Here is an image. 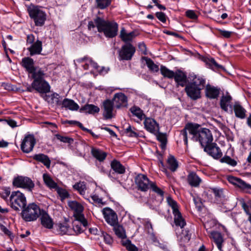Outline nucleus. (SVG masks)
Returning a JSON list of instances; mask_svg holds the SVG:
<instances>
[{"label":"nucleus","mask_w":251,"mask_h":251,"mask_svg":"<svg viewBox=\"0 0 251 251\" xmlns=\"http://www.w3.org/2000/svg\"><path fill=\"white\" fill-rule=\"evenodd\" d=\"M193 135L192 139L195 141H199L204 148L213 141V138L211 131L206 128H200V125L197 124L188 123L180 131V137L184 141L187 147L188 138L187 132Z\"/></svg>","instance_id":"nucleus-1"},{"label":"nucleus","mask_w":251,"mask_h":251,"mask_svg":"<svg viewBox=\"0 0 251 251\" xmlns=\"http://www.w3.org/2000/svg\"><path fill=\"white\" fill-rule=\"evenodd\" d=\"M95 22L98 31L103 32L106 37L113 38L117 35L118 25L116 22L106 21L100 17L95 18Z\"/></svg>","instance_id":"nucleus-2"},{"label":"nucleus","mask_w":251,"mask_h":251,"mask_svg":"<svg viewBox=\"0 0 251 251\" xmlns=\"http://www.w3.org/2000/svg\"><path fill=\"white\" fill-rule=\"evenodd\" d=\"M46 70L45 71H39L37 74L34 75L32 78L34 79L31 83L32 86L39 93L42 94L41 96L43 98L46 94L50 91L49 84L44 79L46 76Z\"/></svg>","instance_id":"nucleus-3"},{"label":"nucleus","mask_w":251,"mask_h":251,"mask_svg":"<svg viewBox=\"0 0 251 251\" xmlns=\"http://www.w3.org/2000/svg\"><path fill=\"white\" fill-rule=\"evenodd\" d=\"M43 99L52 103H56L57 105H62V107L68 109L72 111L77 110L79 105L73 100L69 99H64L61 102L59 100V95L57 93H53L50 95H46Z\"/></svg>","instance_id":"nucleus-4"},{"label":"nucleus","mask_w":251,"mask_h":251,"mask_svg":"<svg viewBox=\"0 0 251 251\" xmlns=\"http://www.w3.org/2000/svg\"><path fill=\"white\" fill-rule=\"evenodd\" d=\"M42 210L35 203H29L22 208L21 216L25 222H32L37 220L41 214Z\"/></svg>","instance_id":"nucleus-5"},{"label":"nucleus","mask_w":251,"mask_h":251,"mask_svg":"<svg viewBox=\"0 0 251 251\" xmlns=\"http://www.w3.org/2000/svg\"><path fill=\"white\" fill-rule=\"evenodd\" d=\"M7 204L16 211H20L26 205V199L25 195L19 191L12 192Z\"/></svg>","instance_id":"nucleus-6"},{"label":"nucleus","mask_w":251,"mask_h":251,"mask_svg":"<svg viewBox=\"0 0 251 251\" xmlns=\"http://www.w3.org/2000/svg\"><path fill=\"white\" fill-rule=\"evenodd\" d=\"M29 17L33 20L36 26H43L46 20V14L41 7L32 4L27 7Z\"/></svg>","instance_id":"nucleus-7"},{"label":"nucleus","mask_w":251,"mask_h":251,"mask_svg":"<svg viewBox=\"0 0 251 251\" xmlns=\"http://www.w3.org/2000/svg\"><path fill=\"white\" fill-rule=\"evenodd\" d=\"M70 208L74 211V216L75 219L79 222L84 226H87V222L83 214V206L76 201H71L68 202Z\"/></svg>","instance_id":"nucleus-8"},{"label":"nucleus","mask_w":251,"mask_h":251,"mask_svg":"<svg viewBox=\"0 0 251 251\" xmlns=\"http://www.w3.org/2000/svg\"><path fill=\"white\" fill-rule=\"evenodd\" d=\"M12 184L15 187L24 188L28 191H31L35 186L34 183L29 177L23 176L15 177Z\"/></svg>","instance_id":"nucleus-9"},{"label":"nucleus","mask_w":251,"mask_h":251,"mask_svg":"<svg viewBox=\"0 0 251 251\" xmlns=\"http://www.w3.org/2000/svg\"><path fill=\"white\" fill-rule=\"evenodd\" d=\"M21 65L28 74L31 75L32 78L34 77V75L37 74L39 70H45V69L35 66L33 59L29 57L23 58L21 61Z\"/></svg>","instance_id":"nucleus-10"},{"label":"nucleus","mask_w":251,"mask_h":251,"mask_svg":"<svg viewBox=\"0 0 251 251\" xmlns=\"http://www.w3.org/2000/svg\"><path fill=\"white\" fill-rule=\"evenodd\" d=\"M136 51L135 48L130 43L124 45L119 51L120 60H130Z\"/></svg>","instance_id":"nucleus-11"},{"label":"nucleus","mask_w":251,"mask_h":251,"mask_svg":"<svg viewBox=\"0 0 251 251\" xmlns=\"http://www.w3.org/2000/svg\"><path fill=\"white\" fill-rule=\"evenodd\" d=\"M36 144V140L33 135H26L23 139L21 148L22 151L25 153L31 152Z\"/></svg>","instance_id":"nucleus-12"},{"label":"nucleus","mask_w":251,"mask_h":251,"mask_svg":"<svg viewBox=\"0 0 251 251\" xmlns=\"http://www.w3.org/2000/svg\"><path fill=\"white\" fill-rule=\"evenodd\" d=\"M135 183L138 190L146 192L150 187V183H153L150 181L146 175L140 174L135 177Z\"/></svg>","instance_id":"nucleus-13"},{"label":"nucleus","mask_w":251,"mask_h":251,"mask_svg":"<svg viewBox=\"0 0 251 251\" xmlns=\"http://www.w3.org/2000/svg\"><path fill=\"white\" fill-rule=\"evenodd\" d=\"M227 180L230 183L236 186L242 190L246 193H250L251 190V185L246 183L241 178L233 176H228Z\"/></svg>","instance_id":"nucleus-14"},{"label":"nucleus","mask_w":251,"mask_h":251,"mask_svg":"<svg viewBox=\"0 0 251 251\" xmlns=\"http://www.w3.org/2000/svg\"><path fill=\"white\" fill-rule=\"evenodd\" d=\"M102 214L106 222L111 226H115L118 222L117 215L115 212L109 207H105L102 210Z\"/></svg>","instance_id":"nucleus-15"},{"label":"nucleus","mask_w":251,"mask_h":251,"mask_svg":"<svg viewBox=\"0 0 251 251\" xmlns=\"http://www.w3.org/2000/svg\"><path fill=\"white\" fill-rule=\"evenodd\" d=\"M202 89L195 86L190 83L187 84L185 88L187 96L193 100H196L201 97V91Z\"/></svg>","instance_id":"nucleus-16"},{"label":"nucleus","mask_w":251,"mask_h":251,"mask_svg":"<svg viewBox=\"0 0 251 251\" xmlns=\"http://www.w3.org/2000/svg\"><path fill=\"white\" fill-rule=\"evenodd\" d=\"M204 151L214 158L218 159L222 157L223 153L220 148L216 143H211L205 147Z\"/></svg>","instance_id":"nucleus-17"},{"label":"nucleus","mask_w":251,"mask_h":251,"mask_svg":"<svg viewBox=\"0 0 251 251\" xmlns=\"http://www.w3.org/2000/svg\"><path fill=\"white\" fill-rule=\"evenodd\" d=\"M112 101L117 108L126 107L127 105V97L124 94L122 93L115 94Z\"/></svg>","instance_id":"nucleus-18"},{"label":"nucleus","mask_w":251,"mask_h":251,"mask_svg":"<svg viewBox=\"0 0 251 251\" xmlns=\"http://www.w3.org/2000/svg\"><path fill=\"white\" fill-rule=\"evenodd\" d=\"M144 124L145 129L151 133L156 134L159 131V125L152 118L146 117L145 119Z\"/></svg>","instance_id":"nucleus-19"},{"label":"nucleus","mask_w":251,"mask_h":251,"mask_svg":"<svg viewBox=\"0 0 251 251\" xmlns=\"http://www.w3.org/2000/svg\"><path fill=\"white\" fill-rule=\"evenodd\" d=\"M207 232L209 234V237L213 239L214 243L216 244L218 249L220 251H223V243L224 241L223 236L222 234L218 231H208Z\"/></svg>","instance_id":"nucleus-20"},{"label":"nucleus","mask_w":251,"mask_h":251,"mask_svg":"<svg viewBox=\"0 0 251 251\" xmlns=\"http://www.w3.org/2000/svg\"><path fill=\"white\" fill-rule=\"evenodd\" d=\"M232 108L236 117L240 119H244L246 118L247 110L239 101H236L234 103Z\"/></svg>","instance_id":"nucleus-21"},{"label":"nucleus","mask_w":251,"mask_h":251,"mask_svg":"<svg viewBox=\"0 0 251 251\" xmlns=\"http://www.w3.org/2000/svg\"><path fill=\"white\" fill-rule=\"evenodd\" d=\"M114 103L109 100H106L103 102V116L106 119H111L113 115V111L114 109Z\"/></svg>","instance_id":"nucleus-22"},{"label":"nucleus","mask_w":251,"mask_h":251,"mask_svg":"<svg viewBox=\"0 0 251 251\" xmlns=\"http://www.w3.org/2000/svg\"><path fill=\"white\" fill-rule=\"evenodd\" d=\"M40 215L41 216L40 220L42 225L47 228H52L53 222L49 214L45 211L42 210Z\"/></svg>","instance_id":"nucleus-23"},{"label":"nucleus","mask_w":251,"mask_h":251,"mask_svg":"<svg viewBox=\"0 0 251 251\" xmlns=\"http://www.w3.org/2000/svg\"><path fill=\"white\" fill-rule=\"evenodd\" d=\"M178 85L182 87L186 85L187 82V76L182 71L177 70L175 72V76L173 77Z\"/></svg>","instance_id":"nucleus-24"},{"label":"nucleus","mask_w":251,"mask_h":251,"mask_svg":"<svg viewBox=\"0 0 251 251\" xmlns=\"http://www.w3.org/2000/svg\"><path fill=\"white\" fill-rule=\"evenodd\" d=\"M220 91V88L207 84L205 88V95L210 99H215L219 96Z\"/></svg>","instance_id":"nucleus-25"},{"label":"nucleus","mask_w":251,"mask_h":251,"mask_svg":"<svg viewBox=\"0 0 251 251\" xmlns=\"http://www.w3.org/2000/svg\"><path fill=\"white\" fill-rule=\"evenodd\" d=\"M30 56L41 53L42 50V43L39 40L36 41L30 47L27 48Z\"/></svg>","instance_id":"nucleus-26"},{"label":"nucleus","mask_w":251,"mask_h":251,"mask_svg":"<svg viewBox=\"0 0 251 251\" xmlns=\"http://www.w3.org/2000/svg\"><path fill=\"white\" fill-rule=\"evenodd\" d=\"M191 77L192 78V81L189 83L202 89L204 88L205 80L203 77L199 75H191Z\"/></svg>","instance_id":"nucleus-27"},{"label":"nucleus","mask_w":251,"mask_h":251,"mask_svg":"<svg viewBox=\"0 0 251 251\" xmlns=\"http://www.w3.org/2000/svg\"><path fill=\"white\" fill-rule=\"evenodd\" d=\"M33 159L43 163L48 169L50 167L51 161L47 155L43 153L36 154L33 156Z\"/></svg>","instance_id":"nucleus-28"},{"label":"nucleus","mask_w":251,"mask_h":251,"mask_svg":"<svg viewBox=\"0 0 251 251\" xmlns=\"http://www.w3.org/2000/svg\"><path fill=\"white\" fill-rule=\"evenodd\" d=\"M189 184L193 187H198L201 182L200 177L194 172L189 173L187 177Z\"/></svg>","instance_id":"nucleus-29"},{"label":"nucleus","mask_w":251,"mask_h":251,"mask_svg":"<svg viewBox=\"0 0 251 251\" xmlns=\"http://www.w3.org/2000/svg\"><path fill=\"white\" fill-rule=\"evenodd\" d=\"M232 100V97L226 93L225 95L222 96L220 100V106L221 108L226 112L228 111V107Z\"/></svg>","instance_id":"nucleus-30"},{"label":"nucleus","mask_w":251,"mask_h":251,"mask_svg":"<svg viewBox=\"0 0 251 251\" xmlns=\"http://www.w3.org/2000/svg\"><path fill=\"white\" fill-rule=\"evenodd\" d=\"M129 111L133 116L136 117L140 121L145 119L146 117L143 111L138 106H133L130 108Z\"/></svg>","instance_id":"nucleus-31"},{"label":"nucleus","mask_w":251,"mask_h":251,"mask_svg":"<svg viewBox=\"0 0 251 251\" xmlns=\"http://www.w3.org/2000/svg\"><path fill=\"white\" fill-rule=\"evenodd\" d=\"M111 169L118 174H123L125 173V167L118 160H114L110 163Z\"/></svg>","instance_id":"nucleus-32"},{"label":"nucleus","mask_w":251,"mask_h":251,"mask_svg":"<svg viewBox=\"0 0 251 251\" xmlns=\"http://www.w3.org/2000/svg\"><path fill=\"white\" fill-rule=\"evenodd\" d=\"M79 111L81 112H84L90 114H94L100 111V108L95 105L87 104L83 106H82Z\"/></svg>","instance_id":"nucleus-33"},{"label":"nucleus","mask_w":251,"mask_h":251,"mask_svg":"<svg viewBox=\"0 0 251 251\" xmlns=\"http://www.w3.org/2000/svg\"><path fill=\"white\" fill-rule=\"evenodd\" d=\"M174 216V222L176 226L183 228L186 225V222L183 218L179 210L173 213Z\"/></svg>","instance_id":"nucleus-34"},{"label":"nucleus","mask_w":251,"mask_h":251,"mask_svg":"<svg viewBox=\"0 0 251 251\" xmlns=\"http://www.w3.org/2000/svg\"><path fill=\"white\" fill-rule=\"evenodd\" d=\"M135 37V32L132 31L127 33L124 27L122 28L120 31V37L122 41L126 42L131 41Z\"/></svg>","instance_id":"nucleus-35"},{"label":"nucleus","mask_w":251,"mask_h":251,"mask_svg":"<svg viewBox=\"0 0 251 251\" xmlns=\"http://www.w3.org/2000/svg\"><path fill=\"white\" fill-rule=\"evenodd\" d=\"M91 153L92 155L99 161H103L107 156V153L98 149L92 148Z\"/></svg>","instance_id":"nucleus-36"},{"label":"nucleus","mask_w":251,"mask_h":251,"mask_svg":"<svg viewBox=\"0 0 251 251\" xmlns=\"http://www.w3.org/2000/svg\"><path fill=\"white\" fill-rule=\"evenodd\" d=\"M73 188L78 191L80 195L83 196V197L90 201V200L86 195V186L84 182H79L75 183L73 185Z\"/></svg>","instance_id":"nucleus-37"},{"label":"nucleus","mask_w":251,"mask_h":251,"mask_svg":"<svg viewBox=\"0 0 251 251\" xmlns=\"http://www.w3.org/2000/svg\"><path fill=\"white\" fill-rule=\"evenodd\" d=\"M142 59L144 60L149 70L153 73H157L159 71V66L155 64L153 61L148 57H143Z\"/></svg>","instance_id":"nucleus-38"},{"label":"nucleus","mask_w":251,"mask_h":251,"mask_svg":"<svg viewBox=\"0 0 251 251\" xmlns=\"http://www.w3.org/2000/svg\"><path fill=\"white\" fill-rule=\"evenodd\" d=\"M168 168L172 172H175L178 167V162L173 155H170L167 159Z\"/></svg>","instance_id":"nucleus-39"},{"label":"nucleus","mask_w":251,"mask_h":251,"mask_svg":"<svg viewBox=\"0 0 251 251\" xmlns=\"http://www.w3.org/2000/svg\"><path fill=\"white\" fill-rule=\"evenodd\" d=\"M43 178L46 185L49 188L54 189L57 187V183L53 181L49 175L44 174Z\"/></svg>","instance_id":"nucleus-40"},{"label":"nucleus","mask_w":251,"mask_h":251,"mask_svg":"<svg viewBox=\"0 0 251 251\" xmlns=\"http://www.w3.org/2000/svg\"><path fill=\"white\" fill-rule=\"evenodd\" d=\"M239 201L246 213L249 216L251 215V201H245L244 200L241 199Z\"/></svg>","instance_id":"nucleus-41"},{"label":"nucleus","mask_w":251,"mask_h":251,"mask_svg":"<svg viewBox=\"0 0 251 251\" xmlns=\"http://www.w3.org/2000/svg\"><path fill=\"white\" fill-rule=\"evenodd\" d=\"M160 70L161 74L165 77L173 78L175 76V72L169 70L164 66L161 65Z\"/></svg>","instance_id":"nucleus-42"},{"label":"nucleus","mask_w":251,"mask_h":251,"mask_svg":"<svg viewBox=\"0 0 251 251\" xmlns=\"http://www.w3.org/2000/svg\"><path fill=\"white\" fill-rule=\"evenodd\" d=\"M166 201L168 205L172 208L173 213L179 210V206L177 202L173 199L171 197H167Z\"/></svg>","instance_id":"nucleus-43"},{"label":"nucleus","mask_w":251,"mask_h":251,"mask_svg":"<svg viewBox=\"0 0 251 251\" xmlns=\"http://www.w3.org/2000/svg\"><path fill=\"white\" fill-rule=\"evenodd\" d=\"M113 226H114L115 233L117 236L121 238H124L126 237L125 231L122 226L118 225L117 224Z\"/></svg>","instance_id":"nucleus-44"},{"label":"nucleus","mask_w":251,"mask_h":251,"mask_svg":"<svg viewBox=\"0 0 251 251\" xmlns=\"http://www.w3.org/2000/svg\"><path fill=\"white\" fill-rule=\"evenodd\" d=\"M137 131V130L136 129L130 125L125 129V133L127 136L132 137H137L138 136V133Z\"/></svg>","instance_id":"nucleus-45"},{"label":"nucleus","mask_w":251,"mask_h":251,"mask_svg":"<svg viewBox=\"0 0 251 251\" xmlns=\"http://www.w3.org/2000/svg\"><path fill=\"white\" fill-rule=\"evenodd\" d=\"M150 188L153 192L160 197V201H162L163 199L164 192L158 187L154 182L150 183Z\"/></svg>","instance_id":"nucleus-46"},{"label":"nucleus","mask_w":251,"mask_h":251,"mask_svg":"<svg viewBox=\"0 0 251 251\" xmlns=\"http://www.w3.org/2000/svg\"><path fill=\"white\" fill-rule=\"evenodd\" d=\"M122 244L125 246L128 251H138V249L131 243L129 240L123 241Z\"/></svg>","instance_id":"nucleus-47"},{"label":"nucleus","mask_w":251,"mask_h":251,"mask_svg":"<svg viewBox=\"0 0 251 251\" xmlns=\"http://www.w3.org/2000/svg\"><path fill=\"white\" fill-rule=\"evenodd\" d=\"M155 134L156 135L157 140L161 143V148H164L167 142V137L166 134L159 132V131H158L157 133Z\"/></svg>","instance_id":"nucleus-48"},{"label":"nucleus","mask_w":251,"mask_h":251,"mask_svg":"<svg viewBox=\"0 0 251 251\" xmlns=\"http://www.w3.org/2000/svg\"><path fill=\"white\" fill-rule=\"evenodd\" d=\"M97 6L101 9H104L108 6L111 2V0H96Z\"/></svg>","instance_id":"nucleus-49"},{"label":"nucleus","mask_w":251,"mask_h":251,"mask_svg":"<svg viewBox=\"0 0 251 251\" xmlns=\"http://www.w3.org/2000/svg\"><path fill=\"white\" fill-rule=\"evenodd\" d=\"M10 194V189L9 187H3L1 191L0 192V195L1 197L7 203L8 196Z\"/></svg>","instance_id":"nucleus-50"},{"label":"nucleus","mask_w":251,"mask_h":251,"mask_svg":"<svg viewBox=\"0 0 251 251\" xmlns=\"http://www.w3.org/2000/svg\"><path fill=\"white\" fill-rule=\"evenodd\" d=\"M221 162L222 163H226L233 167H234L237 165V162L228 156H225L221 158Z\"/></svg>","instance_id":"nucleus-51"},{"label":"nucleus","mask_w":251,"mask_h":251,"mask_svg":"<svg viewBox=\"0 0 251 251\" xmlns=\"http://www.w3.org/2000/svg\"><path fill=\"white\" fill-rule=\"evenodd\" d=\"M207 63L213 69H223V67L218 64L213 58L208 59Z\"/></svg>","instance_id":"nucleus-52"},{"label":"nucleus","mask_w":251,"mask_h":251,"mask_svg":"<svg viewBox=\"0 0 251 251\" xmlns=\"http://www.w3.org/2000/svg\"><path fill=\"white\" fill-rule=\"evenodd\" d=\"M56 137L57 139L63 143H67L69 144H72L74 142L73 139L69 138L67 136H63L60 134H56Z\"/></svg>","instance_id":"nucleus-53"},{"label":"nucleus","mask_w":251,"mask_h":251,"mask_svg":"<svg viewBox=\"0 0 251 251\" xmlns=\"http://www.w3.org/2000/svg\"><path fill=\"white\" fill-rule=\"evenodd\" d=\"M58 232L59 233L62 235L68 234L69 231V226L67 225L59 224L58 225Z\"/></svg>","instance_id":"nucleus-54"},{"label":"nucleus","mask_w":251,"mask_h":251,"mask_svg":"<svg viewBox=\"0 0 251 251\" xmlns=\"http://www.w3.org/2000/svg\"><path fill=\"white\" fill-rule=\"evenodd\" d=\"M57 193L59 195L61 201H63L64 199L67 198L69 196L68 192L66 190L63 189H58L57 190Z\"/></svg>","instance_id":"nucleus-55"},{"label":"nucleus","mask_w":251,"mask_h":251,"mask_svg":"<svg viewBox=\"0 0 251 251\" xmlns=\"http://www.w3.org/2000/svg\"><path fill=\"white\" fill-rule=\"evenodd\" d=\"M186 16L192 20H196L198 18V16L194 10H188L185 12Z\"/></svg>","instance_id":"nucleus-56"},{"label":"nucleus","mask_w":251,"mask_h":251,"mask_svg":"<svg viewBox=\"0 0 251 251\" xmlns=\"http://www.w3.org/2000/svg\"><path fill=\"white\" fill-rule=\"evenodd\" d=\"M102 236L103 237V240L105 243L111 245L113 243V239L111 237V236L105 232H103L102 234Z\"/></svg>","instance_id":"nucleus-57"},{"label":"nucleus","mask_w":251,"mask_h":251,"mask_svg":"<svg viewBox=\"0 0 251 251\" xmlns=\"http://www.w3.org/2000/svg\"><path fill=\"white\" fill-rule=\"evenodd\" d=\"M156 17L159 20L163 23H165L166 21V17L165 14L161 12H157L155 13Z\"/></svg>","instance_id":"nucleus-58"},{"label":"nucleus","mask_w":251,"mask_h":251,"mask_svg":"<svg viewBox=\"0 0 251 251\" xmlns=\"http://www.w3.org/2000/svg\"><path fill=\"white\" fill-rule=\"evenodd\" d=\"M220 34L223 37L228 38H229L232 34V32L225 30L220 29L219 30Z\"/></svg>","instance_id":"nucleus-59"},{"label":"nucleus","mask_w":251,"mask_h":251,"mask_svg":"<svg viewBox=\"0 0 251 251\" xmlns=\"http://www.w3.org/2000/svg\"><path fill=\"white\" fill-rule=\"evenodd\" d=\"M91 199L93 201L97 204H101L103 205L104 203L102 202L101 198H100L98 196L94 195L91 196Z\"/></svg>","instance_id":"nucleus-60"},{"label":"nucleus","mask_w":251,"mask_h":251,"mask_svg":"<svg viewBox=\"0 0 251 251\" xmlns=\"http://www.w3.org/2000/svg\"><path fill=\"white\" fill-rule=\"evenodd\" d=\"M193 201L194 203L196 206V207L198 208L199 210H200L201 207L202 203L201 201L200 198H194Z\"/></svg>","instance_id":"nucleus-61"},{"label":"nucleus","mask_w":251,"mask_h":251,"mask_svg":"<svg viewBox=\"0 0 251 251\" xmlns=\"http://www.w3.org/2000/svg\"><path fill=\"white\" fill-rule=\"evenodd\" d=\"M96 27H97V25L96 24H95V20H94V21H90L88 23V28L89 30L95 31Z\"/></svg>","instance_id":"nucleus-62"},{"label":"nucleus","mask_w":251,"mask_h":251,"mask_svg":"<svg viewBox=\"0 0 251 251\" xmlns=\"http://www.w3.org/2000/svg\"><path fill=\"white\" fill-rule=\"evenodd\" d=\"M109 70V68H105L104 67H100V68H99V69H98L97 71L99 72V73L100 74L104 75L108 72Z\"/></svg>","instance_id":"nucleus-63"},{"label":"nucleus","mask_w":251,"mask_h":251,"mask_svg":"<svg viewBox=\"0 0 251 251\" xmlns=\"http://www.w3.org/2000/svg\"><path fill=\"white\" fill-rule=\"evenodd\" d=\"M88 65H90L92 67L95 68L96 70L98 71V69L100 68V66H99L97 63L95 62L91 59H90L88 61Z\"/></svg>","instance_id":"nucleus-64"}]
</instances>
